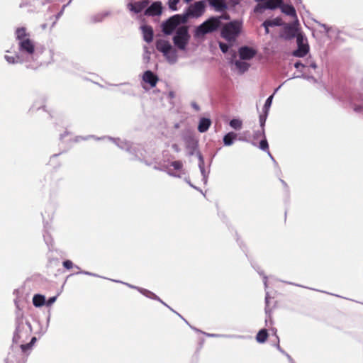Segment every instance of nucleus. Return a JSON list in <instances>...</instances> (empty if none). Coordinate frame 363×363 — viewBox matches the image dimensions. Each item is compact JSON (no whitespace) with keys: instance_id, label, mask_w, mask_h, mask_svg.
<instances>
[{"instance_id":"4468645a","label":"nucleus","mask_w":363,"mask_h":363,"mask_svg":"<svg viewBox=\"0 0 363 363\" xmlns=\"http://www.w3.org/2000/svg\"><path fill=\"white\" fill-rule=\"evenodd\" d=\"M148 1L145 0L130 4L129 6L130 7L131 11L138 13H140L148 5Z\"/></svg>"},{"instance_id":"ea45409f","label":"nucleus","mask_w":363,"mask_h":363,"mask_svg":"<svg viewBox=\"0 0 363 363\" xmlns=\"http://www.w3.org/2000/svg\"><path fill=\"white\" fill-rule=\"evenodd\" d=\"M294 66L296 68H299L301 66L303 67V65L302 63L298 62L295 63Z\"/></svg>"},{"instance_id":"c9c22d12","label":"nucleus","mask_w":363,"mask_h":363,"mask_svg":"<svg viewBox=\"0 0 363 363\" xmlns=\"http://www.w3.org/2000/svg\"><path fill=\"white\" fill-rule=\"evenodd\" d=\"M266 115H260L259 116V123L261 128H264L265 121H266Z\"/></svg>"},{"instance_id":"79ce46f5","label":"nucleus","mask_w":363,"mask_h":363,"mask_svg":"<svg viewBox=\"0 0 363 363\" xmlns=\"http://www.w3.org/2000/svg\"><path fill=\"white\" fill-rule=\"evenodd\" d=\"M267 0H255V1H257L258 4L259 3H263L264 1H266Z\"/></svg>"},{"instance_id":"f03ea898","label":"nucleus","mask_w":363,"mask_h":363,"mask_svg":"<svg viewBox=\"0 0 363 363\" xmlns=\"http://www.w3.org/2000/svg\"><path fill=\"white\" fill-rule=\"evenodd\" d=\"M241 30V24L238 21L226 23L221 30V36L227 41H234Z\"/></svg>"},{"instance_id":"a878e982","label":"nucleus","mask_w":363,"mask_h":363,"mask_svg":"<svg viewBox=\"0 0 363 363\" xmlns=\"http://www.w3.org/2000/svg\"><path fill=\"white\" fill-rule=\"evenodd\" d=\"M242 123L239 119L234 118L230 121V125L235 130H240L242 128Z\"/></svg>"},{"instance_id":"f8f14e48","label":"nucleus","mask_w":363,"mask_h":363,"mask_svg":"<svg viewBox=\"0 0 363 363\" xmlns=\"http://www.w3.org/2000/svg\"><path fill=\"white\" fill-rule=\"evenodd\" d=\"M162 9V3L160 1H155L147 9L145 14L148 16H158L161 14Z\"/></svg>"},{"instance_id":"6ab92c4d","label":"nucleus","mask_w":363,"mask_h":363,"mask_svg":"<svg viewBox=\"0 0 363 363\" xmlns=\"http://www.w3.org/2000/svg\"><path fill=\"white\" fill-rule=\"evenodd\" d=\"M237 138V134L234 132H230L227 133L223 138V143L225 145H231L233 143L234 140Z\"/></svg>"},{"instance_id":"393cba45","label":"nucleus","mask_w":363,"mask_h":363,"mask_svg":"<svg viewBox=\"0 0 363 363\" xmlns=\"http://www.w3.org/2000/svg\"><path fill=\"white\" fill-rule=\"evenodd\" d=\"M36 341V337H33L31 338V340L29 343L25 344L24 342L19 343L20 347L23 352H26L27 350H30L32 347V345L35 343Z\"/></svg>"},{"instance_id":"c756f323","label":"nucleus","mask_w":363,"mask_h":363,"mask_svg":"<svg viewBox=\"0 0 363 363\" xmlns=\"http://www.w3.org/2000/svg\"><path fill=\"white\" fill-rule=\"evenodd\" d=\"M265 138V135H264V128H261V130H257L255 133V135H254V138L255 139H257V138Z\"/></svg>"},{"instance_id":"37998d69","label":"nucleus","mask_w":363,"mask_h":363,"mask_svg":"<svg viewBox=\"0 0 363 363\" xmlns=\"http://www.w3.org/2000/svg\"><path fill=\"white\" fill-rule=\"evenodd\" d=\"M289 30L291 31L293 33L291 34V36L293 37L294 35V31L291 28H289Z\"/></svg>"},{"instance_id":"2f4dec72","label":"nucleus","mask_w":363,"mask_h":363,"mask_svg":"<svg viewBox=\"0 0 363 363\" xmlns=\"http://www.w3.org/2000/svg\"><path fill=\"white\" fill-rule=\"evenodd\" d=\"M272 99H273V95L270 96L265 101V104H264V108L266 109V112L267 111L268 108L270 107L271 104H272Z\"/></svg>"},{"instance_id":"473e14b6","label":"nucleus","mask_w":363,"mask_h":363,"mask_svg":"<svg viewBox=\"0 0 363 363\" xmlns=\"http://www.w3.org/2000/svg\"><path fill=\"white\" fill-rule=\"evenodd\" d=\"M63 266L67 269H70L73 267V262L71 260H65L63 262Z\"/></svg>"},{"instance_id":"a19ab883","label":"nucleus","mask_w":363,"mask_h":363,"mask_svg":"<svg viewBox=\"0 0 363 363\" xmlns=\"http://www.w3.org/2000/svg\"><path fill=\"white\" fill-rule=\"evenodd\" d=\"M262 26L264 27V28H265V33L268 34L269 33V26Z\"/></svg>"},{"instance_id":"6e6552de","label":"nucleus","mask_w":363,"mask_h":363,"mask_svg":"<svg viewBox=\"0 0 363 363\" xmlns=\"http://www.w3.org/2000/svg\"><path fill=\"white\" fill-rule=\"evenodd\" d=\"M296 41L298 44V49L294 52V55L298 57H303L308 52V45L303 43V38L301 34L297 35Z\"/></svg>"},{"instance_id":"bb28decb","label":"nucleus","mask_w":363,"mask_h":363,"mask_svg":"<svg viewBox=\"0 0 363 363\" xmlns=\"http://www.w3.org/2000/svg\"><path fill=\"white\" fill-rule=\"evenodd\" d=\"M259 148L264 151H267L268 152H269V145H268V143H267V140L266 139V138H264L259 143Z\"/></svg>"},{"instance_id":"c85d7f7f","label":"nucleus","mask_w":363,"mask_h":363,"mask_svg":"<svg viewBox=\"0 0 363 363\" xmlns=\"http://www.w3.org/2000/svg\"><path fill=\"white\" fill-rule=\"evenodd\" d=\"M170 165L175 169V170H180L183 167V163L179 161H174L171 162Z\"/></svg>"},{"instance_id":"39448f33","label":"nucleus","mask_w":363,"mask_h":363,"mask_svg":"<svg viewBox=\"0 0 363 363\" xmlns=\"http://www.w3.org/2000/svg\"><path fill=\"white\" fill-rule=\"evenodd\" d=\"M156 48L158 51L163 53L169 61L174 60L176 55L171 44L164 39L157 40L156 42Z\"/></svg>"},{"instance_id":"20e7f679","label":"nucleus","mask_w":363,"mask_h":363,"mask_svg":"<svg viewBox=\"0 0 363 363\" xmlns=\"http://www.w3.org/2000/svg\"><path fill=\"white\" fill-rule=\"evenodd\" d=\"M189 37L188 27L183 26L177 29L176 35L173 38V42L179 49L184 50L189 42Z\"/></svg>"},{"instance_id":"f3484780","label":"nucleus","mask_w":363,"mask_h":363,"mask_svg":"<svg viewBox=\"0 0 363 363\" xmlns=\"http://www.w3.org/2000/svg\"><path fill=\"white\" fill-rule=\"evenodd\" d=\"M15 33L18 43L30 37V34L27 33L25 27L18 28Z\"/></svg>"},{"instance_id":"2eb2a0df","label":"nucleus","mask_w":363,"mask_h":363,"mask_svg":"<svg viewBox=\"0 0 363 363\" xmlns=\"http://www.w3.org/2000/svg\"><path fill=\"white\" fill-rule=\"evenodd\" d=\"M141 28L143 30L144 40L148 43L152 42L154 35L152 28L150 26H143Z\"/></svg>"},{"instance_id":"0eeeda50","label":"nucleus","mask_w":363,"mask_h":363,"mask_svg":"<svg viewBox=\"0 0 363 363\" xmlns=\"http://www.w3.org/2000/svg\"><path fill=\"white\" fill-rule=\"evenodd\" d=\"M206 4L204 1H199L195 2L194 4L191 5L188 9L187 13L185 14L189 16L192 17H200L203 15L205 11Z\"/></svg>"},{"instance_id":"ddd939ff","label":"nucleus","mask_w":363,"mask_h":363,"mask_svg":"<svg viewBox=\"0 0 363 363\" xmlns=\"http://www.w3.org/2000/svg\"><path fill=\"white\" fill-rule=\"evenodd\" d=\"M143 79L145 82L148 83L152 87H155L159 80L157 76L150 70L144 72Z\"/></svg>"},{"instance_id":"1a4fd4ad","label":"nucleus","mask_w":363,"mask_h":363,"mask_svg":"<svg viewBox=\"0 0 363 363\" xmlns=\"http://www.w3.org/2000/svg\"><path fill=\"white\" fill-rule=\"evenodd\" d=\"M29 335V332L27 330H24L23 325H18L13 335V340L16 344L24 342Z\"/></svg>"},{"instance_id":"9d476101","label":"nucleus","mask_w":363,"mask_h":363,"mask_svg":"<svg viewBox=\"0 0 363 363\" xmlns=\"http://www.w3.org/2000/svg\"><path fill=\"white\" fill-rule=\"evenodd\" d=\"M19 50L28 55H33L35 50V43L30 38L18 43Z\"/></svg>"},{"instance_id":"dca6fc26","label":"nucleus","mask_w":363,"mask_h":363,"mask_svg":"<svg viewBox=\"0 0 363 363\" xmlns=\"http://www.w3.org/2000/svg\"><path fill=\"white\" fill-rule=\"evenodd\" d=\"M281 11L287 16H289L292 18H296V11L294 7L291 4H284L282 3L280 7Z\"/></svg>"},{"instance_id":"b1692460","label":"nucleus","mask_w":363,"mask_h":363,"mask_svg":"<svg viewBox=\"0 0 363 363\" xmlns=\"http://www.w3.org/2000/svg\"><path fill=\"white\" fill-rule=\"evenodd\" d=\"M235 65L236 67L239 69L240 73H244L245 72H246L250 67V65L247 62H242V61H239V60H237L235 62Z\"/></svg>"},{"instance_id":"4be33fe9","label":"nucleus","mask_w":363,"mask_h":363,"mask_svg":"<svg viewBox=\"0 0 363 363\" xmlns=\"http://www.w3.org/2000/svg\"><path fill=\"white\" fill-rule=\"evenodd\" d=\"M267 330L266 329H262L257 333L256 335V340L259 343H264L267 340Z\"/></svg>"},{"instance_id":"cd10ccee","label":"nucleus","mask_w":363,"mask_h":363,"mask_svg":"<svg viewBox=\"0 0 363 363\" xmlns=\"http://www.w3.org/2000/svg\"><path fill=\"white\" fill-rule=\"evenodd\" d=\"M271 301H272V298L269 297L268 295H267V296L265 298V303H266L265 312L267 313H270L272 310V308L270 307Z\"/></svg>"},{"instance_id":"f257e3e1","label":"nucleus","mask_w":363,"mask_h":363,"mask_svg":"<svg viewBox=\"0 0 363 363\" xmlns=\"http://www.w3.org/2000/svg\"><path fill=\"white\" fill-rule=\"evenodd\" d=\"M220 25L221 21L220 17H211L196 28L195 36L199 38L207 33H213L217 30Z\"/></svg>"},{"instance_id":"9b49d317","label":"nucleus","mask_w":363,"mask_h":363,"mask_svg":"<svg viewBox=\"0 0 363 363\" xmlns=\"http://www.w3.org/2000/svg\"><path fill=\"white\" fill-rule=\"evenodd\" d=\"M239 55L242 60H250L255 56L256 50L247 46H243L239 49Z\"/></svg>"},{"instance_id":"72a5a7b5","label":"nucleus","mask_w":363,"mask_h":363,"mask_svg":"<svg viewBox=\"0 0 363 363\" xmlns=\"http://www.w3.org/2000/svg\"><path fill=\"white\" fill-rule=\"evenodd\" d=\"M353 110L357 113H361L363 111V106L362 105H357L354 104L352 105Z\"/></svg>"},{"instance_id":"423d86ee","label":"nucleus","mask_w":363,"mask_h":363,"mask_svg":"<svg viewBox=\"0 0 363 363\" xmlns=\"http://www.w3.org/2000/svg\"><path fill=\"white\" fill-rule=\"evenodd\" d=\"M283 3V0H267L263 3L257 4L254 11L257 13H262L266 9L274 10L280 8Z\"/></svg>"},{"instance_id":"58836bf2","label":"nucleus","mask_w":363,"mask_h":363,"mask_svg":"<svg viewBox=\"0 0 363 363\" xmlns=\"http://www.w3.org/2000/svg\"><path fill=\"white\" fill-rule=\"evenodd\" d=\"M172 147L177 152H179L180 151V148L177 144H173Z\"/></svg>"},{"instance_id":"412c9836","label":"nucleus","mask_w":363,"mask_h":363,"mask_svg":"<svg viewBox=\"0 0 363 363\" xmlns=\"http://www.w3.org/2000/svg\"><path fill=\"white\" fill-rule=\"evenodd\" d=\"M33 303L36 307H40L45 303V296L40 294H35L33 298Z\"/></svg>"},{"instance_id":"f704fd0d","label":"nucleus","mask_w":363,"mask_h":363,"mask_svg":"<svg viewBox=\"0 0 363 363\" xmlns=\"http://www.w3.org/2000/svg\"><path fill=\"white\" fill-rule=\"evenodd\" d=\"M219 47L223 53L227 52V51L228 50V48H229L228 45L223 43H220Z\"/></svg>"},{"instance_id":"7c9ffc66","label":"nucleus","mask_w":363,"mask_h":363,"mask_svg":"<svg viewBox=\"0 0 363 363\" xmlns=\"http://www.w3.org/2000/svg\"><path fill=\"white\" fill-rule=\"evenodd\" d=\"M179 2V0H170L169 1V7L170 9L175 11L177 10V4Z\"/></svg>"},{"instance_id":"aec40b11","label":"nucleus","mask_w":363,"mask_h":363,"mask_svg":"<svg viewBox=\"0 0 363 363\" xmlns=\"http://www.w3.org/2000/svg\"><path fill=\"white\" fill-rule=\"evenodd\" d=\"M210 4L218 11H223L226 9V4L223 0H210Z\"/></svg>"},{"instance_id":"e433bc0d","label":"nucleus","mask_w":363,"mask_h":363,"mask_svg":"<svg viewBox=\"0 0 363 363\" xmlns=\"http://www.w3.org/2000/svg\"><path fill=\"white\" fill-rule=\"evenodd\" d=\"M5 59L9 63L13 64L16 62L15 57L13 56L5 55Z\"/></svg>"},{"instance_id":"a211bd4d","label":"nucleus","mask_w":363,"mask_h":363,"mask_svg":"<svg viewBox=\"0 0 363 363\" xmlns=\"http://www.w3.org/2000/svg\"><path fill=\"white\" fill-rule=\"evenodd\" d=\"M211 125V121L209 118H202L199 123L198 130L200 133H204L208 130Z\"/></svg>"},{"instance_id":"7ed1b4c3","label":"nucleus","mask_w":363,"mask_h":363,"mask_svg":"<svg viewBox=\"0 0 363 363\" xmlns=\"http://www.w3.org/2000/svg\"><path fill=\"white\" fill-rule=\"evenodd\" d=\"M186 21V15H174L173 16L170 17L168 20L163 23L162 31L166 35H170L179 24L184 23Z\"/></svg>"},{"instance_id":"5701e85b","label":"nucleus","mask_w":363,"mask_h":363,"mask_svg":"<svg viewBox=\"0 0 363 363\" xmlns=\"http://www.w3.org/2000/svg\"><path fill=\"white\" fill-rule=\"evenodd\" d=\"M282 25V20L281 18H276L272 20H266L262 23V26H279Z\"/></svg>"},{"instance_id":"4c0bfd02","label":"nucleus","mask_w":363,"mask_h":363,"mask_svg":"<svg viewBox=\"0 0 363 363\" xmlns=\"http://www.w3.org/2000/svg\"><path fill=\"white\" fill-rule=\"evenodd\" d=\"M56 300V297L55 296H53V297H50L48 301L46 302V305L48 306H51Z\"/></svg>"}]
</instances>
